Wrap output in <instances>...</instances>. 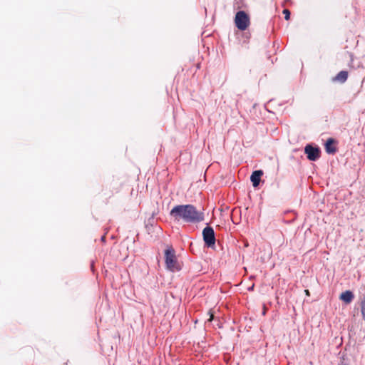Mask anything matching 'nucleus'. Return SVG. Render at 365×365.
Returning a JSON list of instances; mask_svg holds the SVG:
<instances>
[{"label":"nucleus","instance_id":"nucleus-9","mask_svg":"<svg viewBox=\"0 0 365 365\" xmlns=\"http://www.w3.org/2000/svg\"><path fill=\"white\" fill-rule=\"evenodd\" d=\"M349 73L346 71H340L334 78V81L344 83L348 78Z\"/></svg>","mask_w":365,"mask_h":365},{"label":"nucleus","instance_id":"nucleus-7","mask_svg":"<svg viewBox=\"0 0 365 365\" xmlns=\"http://www.w3.org/2000/svg\"><path fill=\"white\" fill-rule=\"evenodd\" d=\"M354 296L352 292L347 290L342 292L339 296V299L343 301L346 304H349L353 300Z\"/></svg>","mask_w":365,"mask_h":365},{"label":"nucleus","instance_id":"nucleus-4","mask_svg":"<svg viewBox=\"0 0 365 365\" xmlns=\"http://www.w3.org/2000/svg\"><path fill=\"white\" fill-rule=\"evenodd\" d=\"M202 237L203 240L207 247H212L215 245V236L212 227L210 226L205 227L202 230Z\"/></svg>","mask_w":365,"mask_h":365},{"label":"nucleus","instance_id":"nucleus-5","mask_svg":"<svg viewBox=\"0 0 365 365\" xmlns=\"http://www.w3.org/2000/svg\"><path fill=\"white\" fill-rule=\"evenodd\" d=\"M304 152L309 160L315 161L319 158L320 150L318 148L307 145L304 148Z\"/></svg>","mask_w":365,"mask_h":365},{"label":"nucleus","instance_id":"nucleus-2","mask_svg":"<svg viewBox=\"0 0 365 365\" xmlns=\"http://www.w3.org/2000/svg\"><path fill=\"white\" fill-rule=\"evenodd\" d=\"M165 262L166 268L171 272H178L181 269V265L177 259L175 251L171 246L165 250Z\"/></svg>","mask_w":365,"mask_h":365},{"label":"nucleus","instance_id":"nucleus-1","mask_svg":"<svg viewBox=\"0 0 365 365\" xmlns=\"http://www.w3.org/2000/svg\"><path fill=\"white\" fill-rule=\"evenodd\" d=\"M170 215L175 221L182 220L187 223H199L205 218L204 213L190 204L175 206L170 210Z\"/></svg>","mask_w":365,"mask_h":365},{"label":"nucleus","instance_id":"nucleus-6","mask_svg":"<svg viewBox=\"0 0 365 365\" xmlns=\"http://www.w3.org/2000/svg\"><path fill=\"white\" fill-rule=\"evenodd\" d=\"M263 175V171L261 170H255L252 173L250 177L251 182H252V185L256 187L259 185L260 182L261 177Z\"/></svg>","mask_w":365,"mask_h":365},{"label":"nucleus","instance_id":"nucleus-11","mask_svg":"<svg viewBox=\"0 0 365 365\" xmlns=\"http://www.w3.org/2000/svg\"><path fill=\"white\" fill-rule=\"evenodd\" d=\"M282 13L284 15V19L286 20H289L290 18V11L288 9H285L283 10Z\"/></svg>","mask_w":365,"mask_h":365},{"label":"nucleus","instance_id":"nucleus-12","mask_svg":"<svg viewBox=\"0 0 365 365\" xmlns=\"http://www.w3.org/2000/svg\"><path fill=\"white\" fill-rule=\"evenodd\" d=\"M208 314L210 316V318L208 319V322H212L214 319V314L212 310H210L208 312Z\"/></svg>","mask_w":365,"mask_h":365},{"label":"nucleus","instance_id":"nucleus-8","mask_svg":"<svg viewBox=\"0 0 365 365\" xmlns=\"http://www.w3.org/2000/svg\"><path fill=\"white\" fill-rule=\"evenodd\" d=\"M334 140L329 138L325 144V149L327 153L334 154L336 152V148L334 146Z\"/></svg>","mask_w":365,"mask_h":365},{"label":"nucleus","instance_id":"nucleus-10","mask_svg":"<svg viewBox=\"0 0 365 365\" xmlns=\"http://www.w3.org/2000/svg\"><path fill=\"white\" fill-rule=\"evenodd\" d=\"M360 307L363 319L365 320V297L361 299Z\"/></svg>","mask_w":365,"mask_h":365},{"label":"nucleus","instance_id":"nucleus-3","mask_svg":"<svg viewBox=\"0 0 365 365\" xmlns=\"http://www.w3.org/2000/svg\"><path fill=\"white\" fill-rule=\"evenodd\" d=\"M235 24L239 30H246L250 24L249 15L244 11H237L235 17Z\"/></svg>","mask_w":365,"mask_h":365},{"label":"nucleus","instance_id":"nucleus-13","mask_svg":"<svg viewBox=\"0 0 365 365\" xmlns=\"http://www.w3.org/2000/svg\"><path fill=\"white\" fill-rule=\"evenodd\" d=\"M304 292H305L306 295H307V296L310 295V292L308 289L304 290Z\"/></svg>","mask_w":365,"mask_h":365},{"label":"nucleus","instance_id":"nucleus-14","mask_svg":"<svg viewBox=\"0 0 365 365\" xmlns=\"http://www.w3.org/2000/svg\"><path fill=\"white\" fill-rule=\"evenodd\" d=\"M105 238H106V237L103 236V237H102V240H105Z\"/></svg>","mask_w":365,"mask_h":365}]
</instances>
